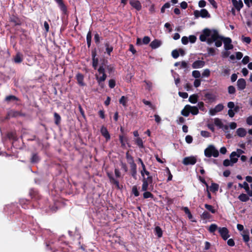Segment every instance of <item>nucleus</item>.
I'll return each mask as SVG.
<instances>
[{
    "label": "nucleus",
    "instance_id": "1",
    "mask_svg": "<svg viewBox=\"0 0 252 252\" xmlns=\"http://www.w3.org/2000/svg\"><path fill=\"white\" fill-rule=\"evenodd\" d=\"M29 195L33 203L31 205L33 208H39L41 206L39 201L41 196L38 191L34 189H31L29 191Z\"/></svg>",
    "mask_w": 252,
    "mask_h": 252
},
{
    "label": "nucleus",
    "instance_id": "2",
    "mask_svg": "<svg viewBox=\"0 0 252 252\" xmlns=\"http://www.w3.org/2000/svg\"><path fill=\"white\" fill-rule=\"evenodd\" d=\"M99 74H102V76L99 77L97 75H95L96 80L101 88L104 87V82L107 78V75L105 73V68L102 65L99 66L97 70Z\"/></svg>",
    "mask_w": 252,
    "mask_h": 252
},
{
    "label": "nucleus",
    "instance_id": "3",
    "mask_svg": "<svg viewBox=\"0 0 252 252\" xmlns=\"http://www.w3.org/2000/svg\"><path fill=\"white\" fill-rule=\"evenodd\" d=\"M204 155L207 158L214 157L217 158L219 155V153L213 145H209L204 150Z\"/></svg>",
    "mask_w": 252,
    "mask_h": 252
},
{
    "label": "nucleus",
    "instance_id": "4",
    "mask_svg": "<svg viewBox=\"0 0 252 252\" xmlns=\"http://www.w3.org/2000/svg\"><path fill=\"white\" fill-rule=\"evenodd\" d=\"M142 191H147L149 188V185H151L153 182V178L152 176H149L147 177L145 176L142 177Z\"/></svg>",
    "mask_w": 252,
    "mask_h": 252
},
{
    "label": "nucleus",
    "instance_id": "5",
    "mask_svg": "<svg viewBox=\"0 0 252 252\" xmlns=\"http://www.w3.org/2000/svg\"><path fill=\"white\" fill-rule=\"evenodd\" d=\"M195 18H198L199 17L202 18H209L210 14L206 9H202L200 11L198 10H195L193 12Z\"/></svg>",
    "mask_w": 252,
    "mask_h": 252
},
{
    "label": "nucleus",
    "instance_id": "6",
    "mask_svg": "<svg viewBox=\"0 0 252 252\" xmlns=\"http://www.w3.org/2000/svg\"><path fill=\"white\" fill-rule=\"evenodd\" d=\"M212 34L210 38H207V43L208 44H211L214 42H215L217 39L219 38L222 39V36H220L218 32L216 30H212Z\"/></svg>",
    "mask_w": 252,
    "mask_h": 252
},
{
    "label": "nucleus",
    "instance_id": "7",
    "mask_svg": "<svg viewBox=\"0 0 252 252\" xmlns=\"http://www.w3.org/2000/svg\"><path fill=\"white\" fill-rule=\"evenodd\" d=\"M212 33V30L206 28L203 30L202 33L200 35L199 39L202 42H205L207 37L211 35Z\"/></svg>",
    "mask_w": 252,
    "mask_h": 252
},
{
    "label": "nucleus",
    "instance_id": "8",
    "mask_svg": "<svg viewBox=\"0 0 252 252\" xmlns=\"http://www.w3.org/2000/svg\"><path fill=\"white\" fill-rule=\"evenodd\" d=\"M219 232L223 240H226L230 237L229 230L225 227H219Z\"/></svg>",
    "mask_w": 252,
    "mask_h": 252
},
{
    "label": "nucleus",
    "instance_id": "9",
    "mask_svg": "<svg viewBox=\"0 0 252 252\" xmlns=\"http://www.w3.org/2000/svg\"><path fill=\"white\" fill-rule=\"evenodd\" d=\"M197 161L196 158L193 156L187 157L183 159L182 163L185 165H194Z\"/></svg>",
    "mask_w": 252,
    "mask_h": 252
},
{
    "label": "nucleus",
    "instance_id": "10",
    "mask_svg": "<svg viewBox=\"0 0 252 252\" xmlns=\"http://www.w3.org/2000/svg\"><path fill=\"white\" fill-rule=\"evenodd\" d=\"M204 100L207 103H212L215 101L217 99V96L215 94L211 93H206L204 94Z\"/></svg>",
    "mask_w": 252,
    "mask_h": 252
},
{
    "label": "nucleus",
    "instance_id": "11",
    "mask_svg": "<svg viewBox=\"0 0 252 252\" xmlns=\"http://www.w3.org/2000/svg\"><path fill=\"white\" fill-rule=\"evenodd\" d=\"M224 106L222 104H219L217 105L215 108H211L209 110V114L212 116H214L218 112L221 111L223 109Z\"/></svg>",
    "mask_w": 252,
    "mask_h": 252
},
{
    "label": "nucleus",
    "instance_id": "12",
    "mask_svg": "<svg viewBox=\"0 0 252 252\" xmlns=\"http://www.w3.org/2000/svg\"><path fill=\"white\" fill-rule=\"evenodd\" d=\"M224 47L226 50H229L233 48V45L231 44L232 40L229 37H223Z\"/></svg>",
    "mask_w": 252,
    "mask_h": 252
},
{
    "label": "nucleus",
    "instance_id": "13",
    "mask_svg": "<svg viewBox=\"0 0 252 252\" xmlns=\"http://www.w3.org/2000/svg\"><path fill=\"white\" fill-rule=\"evenodd\" d=\"M129 4L137 11H140L142 8L141 4L138 0H130Z\"/></svg>",
    "mask_w": 252,
    "mask_h": 252
},
{
    "label": "nucleus",
    "instance_id": "14",
    "mask_svg": "<svg viewBox=\"0 0 252 252\" xmlns=\"http://www.w3.org/2000/svg\"><path fill=\"white\" fill-rule=\"evenodd\" d=\"M237 86L239 90H244L246 86V80L243 78L239 79L237 82Z\"/></svg>",
    "mask_w": 252,
    "mask_h": 252
},
{
    "label": "nucleus",
    "instance_id": "15",
    "mask_svg": "<svg viewBox=\"0 0 252 252\" xmlns=\"http://www.w3.org/2000/svg\"><path fill=\"white\" fill-rule=\"evenodd\" d=\"M100 132L107 141L110 139V134L106 127L102 126L100 129Z\"/></svg>",
    "mask_w": 252,
    "mask_h": 252
},
{
    "label": "nucleus",
    "instance_id": "16",
    "mask_svg": "<svg viewBox=\"0 0 252 252\" xmlns=\"http://www.w3.org/2000/svg\"><path fill=\"white\" fill-rule=\"evenodd\" d=\"M84 75L81 73H78L76 75L77 83L80 86H85L86 84L84 82Z\"/></svg>",
    "mask_w": 252,
    "mask_h": 252
},
{
    "label": "nucleus",
    "instance_id": "17",
    "mask_svg": "<svg viewBox=\"0 0 252 252\" xmlns=\"http://www.w3.org/2000/svg\"><path fill=\"white\" fill-rule=\"evenodd\" d=\"M40 160V158L37 153H32L30 159V162L32 164L37 163Z\"/></svg>",
    "mask_w": 252,
    "mask_h": 252
},
{
    "label": "nucleus",
    "instance_id": "18",
    "mask_svg": "<svg viewBox=\"0 0 252 252\" xmlns=\"http://www.w3.org/2000/svg\"><path fill=\"white\" fill-rule=\"evenodd\" d=\"M205 64V63L203 61L197 60L195 61L192 64L193 68H200L203 67Z\"/></svg>",
    "mask_w": 252,
    "mask_h": 252
},
{
    "label": "nucleus",
    "instance_id": "19",
    "mask_svg": "<svg viewBox=\"0 0 252 252\" xmlns=\"http://www.w3.org/2000/svg\"><path fill=\"white\" fill-rule=\"evenodd\" d=\"M10 22L13 23L14 26H19L22 24L20 19L15 15H12L10 17Z\"/></svg>",
    "mask_w": 252,
    "mask_h": 252
},
{
    "label": "nucleus",
    "instance_id": "20",
    "mask_svg": "<svg viewBox=\"0 0 252 252\" xmlns=\"http://www.w3.org/2000/svg\"><path fill=\"white\" fill-rule=\"evenodd\" d=\"M232 2L234 6L238 11H240L244 6L243 3L241 0H239V1L236 0H232Z\"/></svg>",
    "mask_w": 252,
    "mask_h": 252
},
{
    "label": "nucleus",
    "instance_id": "21",
    "mask_svg": "<svg viewBox=\"0 0 252 252\" xmlns=\"http://www.w3.org/2000/svg\"><path fill=\"white\" fill-rule=\"evenodd\" d=\"M130 172L132 177L135 179H136V175H137V166L136 164H132L131 165H130Z\"/></svg>",
    "mask_w": 252,
    "mask_h": 252
},
{
    "label": "nucleus",
    "instance_id": "22",
    "mask_svg": "<svg viewBox=\"0 0 252 252\" xmlns=\"http://www.w3.org/2000/svg\"><path fill=\"white\" fill-rule=\"evenodd\" d=\"M190 105H186L181 111V114L185 117H188L190 113Z\"/></svg>",
    "mask_w": 252,
    "mask_h": 252
},
{
    "label": "nucleus",
    "instance_id": "23",
    "mask_svg": "<svg viewBox=\"0 0 252 252\" xmlns=\"http://www.w3.org/2000/svg\"><path fill=\"white\" fill-rule=\"evenodd\" d=\"M59 5L61 10L65 13L67 11V8L63 0H54Z\"/></svg>",
    "mask_w": 252,
    "mask_h": 252
},
{
    "label": "nucleus",
    "instance_id": "24",
    "mask_svg": "<svg viewBox=\"0 0 252 252\" xmlns=\"http://www.w3.org/2000/svg\"><path fill=\"white\" fill-rule=\"evenodd\" d=\"M107 176L110 180V182L112 184L115 185L118 189H119V182L118 180H116L110 173H108Z\"/></svg>",
    "mask_w": 252,
    "mask_h": 252
},
{
    "label": "nucleus",
    "instance_id": "25",
    "mask_svg": "<svg viewBox=\"0 0 252 252\" xmlns=\"http://www.w3.org/2000/svg\"><path fill=\"white\" fill-rule=\"evenodd\" d=\"M161 44V42L160 40L155 39L151 42L150 46L152 49H156L159 47Z\"/></svg>",
    "mask_w": 252,
    "mask_h": 252
},
{
    "label": "nucleus",
    "instance_id": "26",
    "mask_svg": "<svg viewBox=\"0 0 252 252\" xmlns=\"http://www.w3.org/2000/svg\"><path fill=\"white\" fill-rule=\"evenodd\" d=\"M119 140L121 144V147L123 148L126 147V144L127 141V138L124 137L123 135H119Z\"/></svg>",
    "mask_w": 252,
    "mask_h": 252
},
{
    "label": "nucleus",
    "instance_id": "27",
    "mask_svg": "<svg viewBox=\"0 0 252 252\" xmlns=\"http://www.w3.org/2000/svg\"><path fill=\"white\" fill-rule=\"evenodd\" d=\"M20 204L22 207L24 209H29L30 207L28 206L30 205V201L27 199H21L20 201Z\"/></svg>",
    "mask_w": 252,
    "mask_h": 252
},
{
    "label": "nucleus",
    "instance_id": "28",
    "mask_svg": "<svg viewBox=\"0 0 252 252\" xmlns=\"http://www.w3.org/2000/svg\"><path fill=\"white\" fill-rule=\"evenodd\" d=\"M236 132L237 135L241 137H243L245 136L247 133L246 129L244 128H238L237 129Z\"/></svg>",
    "mask_w": 252,
    "mask_h": 252
},
{
    "label": "nucleus",
    "instance_id": "29",
    "mask_svg": "<svg viewBox=\"0 0 252 252\" xmlns=\"http://www.w3.org/2000/svg\"><path fill=\"white\" fill-rule=\"evenodd\" d=\"M23 56L20 53H18L16 54V56L14 58V61L15 63H21L23 61Z\"/></svg>",
    "mask_w": 252,
    "mask_h": 252
},
{
    "label": "nucleus",
    "instance_id": "30",
    "mask_svg": "<svg viewBox=\"0 0 252 252\" xmlns=\"http://www.w3.org/2000/svg\"><path fill=\"white\" fill-rule=\"evenodd\" d=\"M126 158L127 160V162L129 165H131L132 164H135L133 158L132 156H131L129 152H127L126 153Z\"/></svg>",
    "mask_w": 252,
    "mask_h": 252
},
{
    "label": "nucleus",
    "instance_id": "31",
    "mask_svg": "<svg viewBox=\"0 0 252 252\" xmlns=\"http://www.w3.org/2000/svg\"><path fill=\"white\" fill-rule=\"evenodd\" d=\"M155 235L158 236V238H161L162 236L163 232L161 228L157 226L155 228Z\"/></svg>",
    "mask_w": 252,
    "mask_h": 252
},
{
    "label": "nucleus",
    "instance_id": "32",
    "mask_svg": "<svg viewBox=\"0 0 252 252\" xmlns=\"http://www.w3.org/2000/svg\"><path fill=\"white\" fill-rule=\"evenodd\" d=\"M7 136L9 139H11L14 141H16L17 140V136L15 131H11L8 132Z\"/></svg>",
    "mask_w": 252,
    "mask_h": 252
},
{
    "label": "nucleus",
    "instance_id": "33",
    "mask_svg": "<svg viewBox=\"0 0 252 252\" xmlns=\"http://www.w3.org/2000/svg\"><path fill=\"white\" fill-rule=\"evenodd\" d=\"M238 198L242 202H247L250 199L248 195L245 193L240 194L238 196Z\"/></svg>",
    "mask_w": 252,
    "mask_h": 252
},
{
    "label": "nucleus",
    "instance_id": "34",
    "mask_svg": "<svg viewBox=\"0 0 252 252\" xmlns=\"http://www.w3.org/2000/svg\"><path fill=\"white\" fill-rule=\"evenodd\" d=\"M219 228L218 225L215 223L211 224L209 228L208 229V231L211 233H214V232L217 230H219Z\"/></svg>",
    "mask_w": 252,
    "mask_h": 252
},
{
    "label": "nucleus",
    "instance_id": "35",
    "mask_svg": "<svg viewBox=\"0 0 252 252\" xmlns=\"http://www.w3.org/2000/svg\"><path fill=\"white\" fill-rule=\"evenodd\" d=\"M54 117L55 119V124L57 126H59L60 124L61 121V117L60 115L57 112H55L54 113Z\"/></svg>",
    "mask_w": 252,
    "mask_h": 252
},
{
    "label": "nucleus",
    "instance_id": "36",
    "mask_svg": "<svg viewBox=\"0 0 252 252\" xmlns=\"http://www.w3.org/2000/svg\"><path fill=\"white\" fill-rule=\"evenodd\" d=\"M245 153V152L241 150L238 149L237 150V152H232L230 154V157H235L237 156L238 158L240 157L241 155L242 154Z\"/></svg>",
    "mask_w": 252,
    "mask_h": 252
},
{
    "label": "nucleus",
    "instance_id": "37",
    "mask_svg": "<svg viewBox=\"0 0 252 252\" xmlns=\"http://www.w3.org/2000/svg\"><path fill=\"white\" fill-rule=\"evenodd\" d=\"M198 100V95L196 94H193L189 97V101L192 103L195 104L197 102Z\"/></svg>",
    "mask_w": 252,
    "mask_h": 252
},
{
    "label": "nucleus",
    "instance_id": "38",
    "mask_svg": "<svg viewBox=\"0 0 252 252\" xmlns=\"http://www.w3.org/2000/svg\"><path fill=\"white\" fill-rule=\"evenodd\" d=\"M135 143L138 146V147L139 148H144L143 142L141 138H140V137L137 138L135 140Z\"/></svg>",
    "mask_w": 252,
    "mask_h": 252
},
{
    "label": "nucleus",
    "instance_id": "39",
    "mask_svg": "<svg viewBox=\"0 0 252 252\" xmlns=\"http://www.w3.org/2000/svg\"><path fill=\"white\" fill-rule=\"evenodd\" d=\"M219 186L218 184L212 183L210 187V190L213 192H216L219 189Z\"/></svg>",
    "mask_w": 252,
    "mask_h": 252
},
{
    "label": "nucleus",
    "instance_id": "40",
    "mask_svg": "<svg viewBox=\"0 0 252 252\" xmlns=\"http://www.w3.org/2000/svg\"><path fill=\"white\" fill-rule=\"evenodd\" d=\"M86 40L88 47L89 48L92 42V32L91 31H89L87 34Z\"/></svg>",
    "mask_w": 252,
    "mask_h": 252
},
{
    "label": "nucleus",
    "instance_id": "41",
    "mask_svg": "<svg viewBox=\"0 0 252 252\" xmlns=\"http://www.w3.org/2000/svg\"><path fill=\"white\" fill-rule=\"evenodd\" d=\"M5 100L7 102H9L10 101H18L19 99L15 95H9L6 96Z\"/></svg>",
    "mask_w": 252,
    "mask_h": 252
},
{
    "label": "nucleus",
    "instance_id": "42",
    "mask_svg": "<svg viewBox=\"0 0 252 252\" xmlns=\"http://www.w3.org/2000/svg\"><path fill=\"white\" fill-rule=\"evenodd\" d=\"M105 47H106V53L110 56L111 53L113 51V47L112 46H110L109 43L108 42L105 43Z\"/></svg>",
    "mask_w": 252,
    "mask_h": 252
},
{
    "label": "nucleus",
    "instance_id": "43",
    "mask_svg": "<svg viewBox=\"0 0 252 252\" xmlns=\"http://www.w3.org/2000/svg\"><path fill=\"white\" fill-rule=\"evenodd\" d=\"M8 115L11 117H17L19 116H21V114L19 111L15 110H11L9 112Z\"/></svg>",
    "mask_w": 252,
    "mask_h": 252
},
{
    "label": "nucleus",
    "instance_id": "44",
    "mask_svg": "<svg viewBox=\"0 0 252 252\" xmlns=\"http://www.w3.org/2000/svg\"><path fill=\"white\" fill-rule=\"evenodd\" d=\"M190 113L193 115H196L199 113V110L197 106H192L190 105Z\"/></svg>",
    "mask_w": 252,
    "mask_h": 252
},
{
    "label": "nucleus",
    "instance_id": "45",
    "mask_svg": "<svg viewBox=\"0 0 252 252\" xmlns=\"http://www.w3.org/2000/svg\"><path fill=\"white\" fill-rule=\"evenodd\" d=\"M204 206L207 210H208L212 213L215 214L216 212V210L214 208V207L212 205L205 204L204 205Z\"/></svg>",
    "mask_w": 252,
    "mask_h": 252
},
{
    "label": "nucleus",
    "instance_id": "46",
    "mask_svg": "<svg viewBox=\"0 0 252 252\" xmlns=\"http://www.w3.org/2000/svg\"><path fill=\"white\" fill-rule=\"evenodd\" d=\"M201 217L203 220L210 219L211 215L207 211H204L201 215Z\"/></svg>",
    "mask_w": 252,
    "mask_h": 252
},
{
    "label": "nucleus",
    "instance_id": "47",
    "mask_svg": "<svg viewBox=\"0 0 252 252\" xmlns=\"http://www.w3.org/2000/svg\"><path fill=\"white\" fill-rule=\"evenodd\" d=\"M144 193H143V197L145 199H147L148 198H153L154 195L150 192L144 191Z\"/></svg>",
    "mask_w": 252,
    "mask_h": 252
},
{
    "label": "nucleus",
    "instance_id": "48",
    "mask_svg": "<svg viewBox=\"0 0 252 252\" xmlns=\"http://www.w3.org/2000/svg\"><path fill=\"white\" fill-rule=\"evenodd\" d=\"M214 124L216 126H219L220 128H221L223 126V124L219 118L215 119Z\"/></svg>",
    "mask_w": 252,
    "mask_h": 252
},
{
    "label": "nucleus",
    "instance_id": "49",
    "mask_svg": "<svg viewBox=\"0 0 252 252\" xmlns=\"http://www.w3.org/2000/svg\"><path fill=\"white\" fill-rule=\"evenodd\" d=\"M142 102L144 104L148 105L151 109L153 110L156 109V106L153 105L150 101L146 100L145 99H143L142 100Z\"/></svg>",
    "mask_w": 252,
    "mask_h": 252
},
{
    "label": "nucleus",
    "instance_id": "50",
    "mask_svg": "<svg viewBox=\"0 0 252 252\" xmlns=\"http://www.w3.org/2000/svg\"><path fill=\"white\" fill-rule=\"evenodd\" d=\"M119 102L123 106H125L126 105L127 98L125 96H122L119 100Z\"/></svg>",
    "mask_w": 252,
    "mask_h": 252
},
{
    "label": "nucleus",
    "instance_id": "51",
    "mask_svg": "<svg viewBox=\"0 0 252 252\" xmlns=\"http://www.w3.org/2000/svg\"><path fill=\"white\" fill-rule=\"evenodd\" d=\"M132 192L135 196L137 197L139 195V192L138 190L137 187L136 186H134L132 189Z\"/></svg>",
    "mask_w": 252,
    "mask_h": 252
},
{
    "label": "nucleus",
    "instance_id": "52",
    "mask_svg": "<svg viewBox=\"0 0 252 252\" xmlns=\"http://www.w3.org/2000/svg\"><path fill=\"white\" fill-rule=\"evenodd\" d=\"M109 87L111 89H113L116 86V81L114 79H110L108 83Z\"/></svg>",
    "mask_w": 252,
    "mask_h": 252
},
{
    "label": "nucleus",
    "instance_id": "53",
    "mask_svg": "<svg viewBox=\"0 0 252 252\" xmlns=\"http://www.w3.org/2000/svg\"><path fill=\"white\" fill-rule=\"evenodd\" d=\"M150 40H151V39H150V37H149L148 36H145L143 37V38L142 39V43L143 44H145V45L148 44L150 42Z\"/></svg>",
    "mask_w": 252,
    "mask_h": 252
},
{
    "label": "nucleus",
    "instance_id": "54",
    "mask_svg": "<svg viewBox=\"0 0 252 252\" xmlns=\"http://www.w3.org/2000/svg\"><path fill=\"white\" fill-rule=\"evenodd\" d=\"M141 175L142 177L145 176V175H147V176H151L150 172L147 170L146 168H144V170H141L140 171Z\"/></svg>",
    "mask_w": 252,
    "mask_h": 252
},
{
    "label": "nucleus",
    "instance_id": "55",
    "mask_svg": "<svg viewBox=\"0 0 252 252\" xmlns=\"http://www.w3.org/2000/svg\"><path fill=\"white\" fill-rule=\"evenodd\" d=\"M171 54H172V56L173 57V58L177 59L179 56V51H178L176 49L172 51Z\"/></svg>",
    "mask_w": 252,
    "mask_h": 252
},
{
    "label": "nucleus",
    "instance_id": "56",
    "mask_svg": "<svg viewBox=\"0 0 252 252\" xmlns=\"http://www.w3.org/2000/svg\"><path fill=\"white\" fill-rule=\"evenodd\" d=\"M192 75L195 78H198L200 77L201 74L198 70H194L192 72Z\"/></svg>",
    "mask_w": 252,
    "mask_h": 252
},
{
    "label": "nucleus",
    "instance_id": "57",
    "mask_svg": "<svg viewBox=\"0 0 252 252\" xmlns=\"http://www.w3.org/2000/svg\"><path fill=\"white\" fill-rule=\"evenodd\" d=\"M98 63V59H93V67L94 69H96Z\"/></svg>",
    "mask_w": 252,
    "mask_h": 252
},
{
    "label": "nucleus",
    "instance_id": "58",
    "mask_svg": "<svg viewBox=\"0 0 252 252\" xmlns=\"http://www.w3.org/2000/svg\"><path fill=\"white\" fill-rule=\"evenodd\" d=\"M228 92L229 94H234L236 90L235 87L233 86H230L228 87Z\"/></svg>",
    "mask_w": 252,
    "mask_h": 252
},
{
    "label": "nucleus",
    "instance_id": "59",
    "mask_svg": "<svg viewBox=\"0 0 252 252\" xmlns=\"http://www.w3.org/2000/svg\"><path fill=\"white\" fill-rule=\"evenodd\" d=\"M200 134L202 136L206 138L210 136V133L208 131L205 130H202L200 132Z\"/></svg>",
    "mask_w": 252,
    "mask_h": 252
},
{
    "label": "nucleus",
    "instance_id": "60",
    "mask_svg": "<svg viewBox=\"0 0 252 252\" xmlns=\"http://www.w3.org/2000/svg\"><path fill=\"white\" fill-rule=\"evenodd\" d=\"M210 75V71L209 69H205L202 73L203 77H209Z\"/></svg>",
    "mask_w": 252,
    "mask_h": 252
},
{
    "label": "nucleus",
    "instance_id": "61",
    "mask_svg": "<svg viewBox=\"0 0 252 252\" xmlns=\"http://www.w3.org/2000/svg\"><path fill=\"white\" fill-rule=\"evenodd\" d=\"M189 41L191 43H194L196 40V37L195 35H191L188 37Z\"/></svg>",
    "mask_w": 252,
    "mask_h": 252
},
{
    "label": "nucleus",
    "instance_id": "62",
    "mask_svg": "<svg viewBox=\"0 0 252 252\" xmlns=\"http://www.w3.org/2000/svg\"><path fill=\"white\" fill-rule=\"evenodd\" d=\"M223 165L224 166H232L233 165L231 163L230 160H229L228 159H226L223 160Z\"/></svg>",
    "mask_w": 252,
    "mask_h": 252
},
{
    "label": "nucleus",
    "instance_id": "63",
    "mask_svg": "<svg viewBox=\"0 0 252 252\" xmlns=\"http://www.w3.org/2000/svg\"><path fill=\"white\" fill-rule=\"evenodd\" d=\"M250 61V57L248 56H245L242 60V63L244 64H247Z\"/></svg>",
    "mask_w": 252,
    "mask_h": 252
},
{
    "label": "nucleus",
    "instance_id": "64",
    "mask_svg": "<svg viewBox=\"0 0 252 252\" xmlns=\"http://www.w3.org/2000/svg\"><path fill=\"white\" fill-rule=\"evenodd\" d=\"M106 69L109 73L113 72L115 70V68L112 65H107Z\"/></svg>",
    "mask_w": 252,
    "mask_h": 252
}]
</instances>
